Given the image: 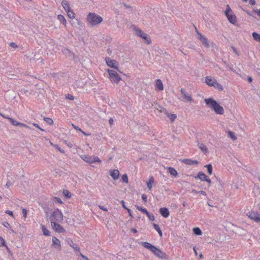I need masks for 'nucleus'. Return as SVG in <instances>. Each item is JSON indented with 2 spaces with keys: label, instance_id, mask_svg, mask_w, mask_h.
I'll return each instance as SVG.
<instances>
[{
  "label": "nucleus",
  "instance_id": "58",
  "mask_svg": "<svg viewBox=\"0 0 260 260\" xmlns=\"http://www.w3.org/2000/svg\"><path fill=\"white\" fill-rule=\"evenodd\" d=\"M79 254L81 256V257L83 259V260H90L87 256L82 254L80 252Z\"/></svg>",
  "mask_w": 260,
  "mask_h": 260
},
{
  "label": "nucleus",
  "instance_id": "1",
  "mask_svg": "<svg viewBox=\"0 0 260 260\" xmlns=\"http://www.w3.org/2000/svg\"><path fill=\"white\" fill-rule=\"evenodd\" d=\"M142 245L143 247L151 251L155 256L162 259H168L169 256L167 254L158 248L155 245L151 244L148 242H142Z\"/></svg>",
  "mask_w": 260,
  "mask_h": 260
},
{
  "label": "nucleus",
  "instance_id": "48",
  "mask_svg": "<svg viewBox=\"0 0 260 260\" xmlns=\"http://www.w3.org/2000/svg\"><path fill=\"white\" fill-rule=\"evenodd\" d=\"M55 147L61 153L64 154L65 153L63 149H62L58 145H55Z\"/></svg>",
  "mask_w": 260,
  "mask_h": 260
},
{
  "label": "nucleus",
  "instance_id": "5",
  "mask_svg": "<svg viewBox=\"0 0 260 260\" xmlns=\"http://www.w3.org/2000/svg\"><path fill=\"white\" fill-rule=\"evenodd\" d=\"M132 27L135 28L137 36L142 38L147 44H150L151 43L150 37L148 35L145 33L140 28H137L135 25H132Z\"/></svg>",
  "mask_w": 260,
  "mask_h": 260
},
{
  "label": "nucleus",
  "instance_id": "13",
  "mask_svg": "<svg viewBox=\"0 0 260 260\" xmlns=\"http://www.w3.org/2000/svg\"><path fill=\"white\" fill-rule=\"evenodd\" d=\"M52 228L54 231L58 233H63L66 232L65 229L56 221H51Z\"/></svg>",
  "mask_w": 260,
  "mask_h": 260
},
{
  "label": "nucleus",
  "instance_id": "27",
  "mask_svg": "<svg viewBox=\"0 0 260 260\" xmlns=\"http://www.w3.org/2000/svg\"><path fill=\"white\" fill-rule=\"evenodd\" d=\"M70 245L71 247H72L75 251H77L78 252H80V247H78V246L73 242L72 240H71V242H68Z\"/></svg>",
  "mask_w": 260,
  "mask_h": 260
},
{
  "label": "nucleus",
  "instance_id": "12",
  "mask_svg": "<svg viewBox=\"0 0 260 260\" xmlns=\"http://www.w3.org/2000/svg\"><path fill=\"white\" fill-rule=\"evenodd\" d=\"M214 179L215 180L213 181L212 183L214 184L215 187L216 188V190H218V191H222L224 185L223 182L220 178H218L216 176H214V178H213V179Z\"/></svg>",
  "mask_w": 260,
  "mask_h": 260
},
{
  "label": "nucleus",
  "instance_id": "8",
  "mask_svg": "<svg viewBox=\"0 0 260 260\" xmlns=\"http://www.w3.org/2000/svg\"><path fill=\"white\" fill-rule=\"evenodd\" d=\"M81 158L89 164L95 163V162H101V160L98 156H91L88 155H82L81 156Z\"/></svg>",
  "mask_w": 260,
  "mask_h": 260
},
{
  "label": "nucleus",
  "instance_id": "41",
  "mask_svg": "<svg viewBox=\"0 0 260 260\" xmlns=\"http://www.w3.org/2000/svg\"><path fill=\"white\" fill-rule=\"evenodd\" d=\"M146 215L150 220L154 221L155 220L154 216L153 214L148 212Z\"/></svg>",
  "mask_w": 260,
  "mask_h": 260
},
{
  "label": "nucleus",
  "instance_id": "9",
  "mask_svg": "<svg viewBox=\"0 0 260 260\" xmlns=\"http://www.w3.org/2000/svg\"><path fill=\"white\" fill-rule=\"evenodd\" d=\"M105 61L108 67L117 70L119 72L121 73V71L118 69L119 63L116 60L112 59L109 57H106L105 58Z\"/></svg>",
  "mask_w": 260,
  "mask_h": 260
},
{
  "label": "nucleus",
  "instance_id": "37",
  "mask_svg": "<svg viewBox=\"0 0 260 260\" xmlns=\"http://www.w3.org/2000/svg\"><path fill=\"white\" fill-rule=\"evenodd\" d=\"M52 201L54 203H59L60 204H63V202L62 201V200L58 197H54L52 198Z\"/></svg>",
  "mask_w": 260,
  "mask_h": 260
},
{
  "label": "nucleus",
  "instance_id": "16",
  "mask_svg": "<svg viewBox=\"0 0 260 260\" xmlns=\"http://www.w3.org/2000/svg\"><path fill=\"white\" fill-rule=\"evenodd\" d=\"M159 212L161 215L164 218H167L170 215V211L167 207H161L159 209Z\"/></svg>",
  "mask_w": 260,
  "mask_h": 260
},
{
  "label": "nucleus",
  "instance_id": "21",
  "mask_svg": "<svg viewBox=\"0 0 260 260\" xmlns=\"http://www.w3.org/2000/svg\"><path fill=\"white\" fill-rule=\"evenodd\" d=\"M155 89L158 91H162L164 89L163 83L160 79H157L155 81Z\"/></svg>",
  "mask_w": 260,
  "mask_h": 260
},
{
  "label": "nucleus",
  "instance_id": "10",
  "mask_svg": "<svg viewBox=\"0 0 260 260\" xmlns=\"http://www.w3.org/2000/svg\"><path fill=\"white\" fill-rule=\"evenodd\" d=\"M63 214L58 208H56L52 213L51 216L50 217V220L51 217H53V219L58 222H61L63 220Z\"/></svg>",
  "mask_w": 260,
  "mask_h": 260
},
{
  "label": "nucleus",
  "instance_id": "6",
  "mask_svg": "<svg viewBox=\"0 0 260 260\" xmlns=\"http://www.w3.org/2000/svg\"><path fill=\"white\" fill-rule=\"evenodd\" d=\"M107 72L109 74V79H110L112 82L115 83L116 84H118L119 82L121 80V77L115 71L107 69Z\"/></svg>",
  "mask_w": 260,
  "mask_h": 260
},
{
  "label": "nucleus",
  "instance_id": "62",
  "mask_svg": "<svg viewBox=\"0 0 260 260\" xmlns=\"http://www.w3.org/2000/svg\"><path fill=\"white\" fill-rule=\"evenodd\" d=\"M198 39L199 40H201L203 38H204L205 36H203L201 32L200 33H198Z\"/></svg>",
  "mask_w": 260,
  "mask_h": 260
},
{
  "label": "nucleus",
  "instance_id": "18",
  "mask_svg": "<svg viewBox=\"0 0 260 260\" xmlns=\"http://www.w3.org/2000/svg\"><path fill=\"white\" fill-rule=\"evenodd\" d=\"M110 175L114 180H117L119 178V171L117 169L111 170Z\"/></svg>",
  "mask_w": 260,
  "mask_h": 260
},
{
  "label": "nucleus",
  "instance_id": "61",
  "mask_svg": "<svg viewBox=\"0 0 260 260\" xmlns=\"http://www.w3.org/2000/svg\"><path fill=\"white\" fill-rule=\"evenodd\" d=\"M253 12L260 17V10H258V9L253 10Z\"/></svg>",
  "mask_w": 260,
  "mask_h": 260
},
{
  "label": "nucleus",
  "instance_id": "35",
  "mask_svg": "<svg viewBox=\"0 0 260 260\" xmlns=\"http://www.w3.org/2000/svg\"><path fill=\"white\" fill-rule=\"evenodd\" d=\"M205 167L207 168V173L209 174V175H211L213 171V167L212 165L211 164H209L206 165Z\"/></svg>",
  "mask_w": 260,
  "mask_h": 260
},
{
  "label": "nucleus",
  "instance_id": "28",
  "mask_svg": "<svg viewBox=\"0 0 260 260\" xmlns=\"http://www.w3.org/2000/svg\"><path fill=\"white\" fill-rule=\"evenodd\" d=\"M42 232L45 236H50V232L46 228L44 225H41Z\"/></svg>",
  "mask_w": 260,
  "mask_h": 260
},
{
  "label": "nucleus",
  "instance_id": "4",
  "mask_svg": "<svg viewBox=\"0 0 260 260\" xmlns=\"http://www.w3.org/2000/svg\"><path fill=\"white\" fill-rule=\"evenodd\" d=\"M224 15L230 23L234 25H236L237 22V17L229 5H226V10L224 11Z\"/></svg>",
  "mask_w": 260,
  "mask_h": 260
},
{
  "label": "nucleus",
  "instance_id": "29",
  "mask_svg": "<svg viewBox=\"0 0 260 260\" xmlns=\"http://www.w3.org/2000/svg\"><path fill=\"white\" fill-rule=\"evenodd\" d=\"M252 36L253 38V39L257 41V42L260 43V34L256 32H253L252 34Z\"/></svg>",
  "mask_w": 260,
  "mask_h": 260
},
{
  "label": "nucleus",
  "instance_id": "42",
  "mask_svg": "<svg viewBox=\"0 0 260 260\" xmlns=\"http://www.w3.org/2000/svg\"><path fill=\"white\" fill-rule=\"evenodd\" d=\"M67 15L70 18V19H74L75 18V13L73 12V10L71 11V12L70 13H67Z\"/></svg>",
  "mask_w": 260,
  "mask_h": 260
},
{
  "label": "nucleus",
  "instance_id": "63",
  "mask_svg": "<svg viewBox=\"0 0 260 260\" xmlns=\"http://www.w3.org/2000/svg\"><path fill=\"white\" fill-rule=\"evenodd\" d=\"M249 3L250 5H252V6H253V5H255V4H256V2L255 0H249Z\"/></svg>",
  "mask_w": 260,
  "mask_h": 260
},
{
  "label": "nucleus",
  "instance_id": "50",
  "mask_svg": "<svg viewBox=\"0 0 260 260\" xmlns=\"http://www.w3.org/2000/svg\"><path fill=\"white\" fill-rule=\"evenodd\" d=\"M33 125L35 126L36 127L38 128L39 129L41 130L42 132H45V130L43 128H42L37 123H34Z\"/></svg>",
  "mask_w": 260,
  "mask_h": 260
},
{
  "label": "nucleus",
  "instance_id": "33",
  "mask_svg": "<svg viewBox=\"0 0 260 260\" xmlns=\"http://www.w3.org/2000/svg\"><path fill=\"white\" fill-rule=\"evenodd\" d=\"M57 19L59 20L61 23H62L63 24L65 25L66 24L67 21L64 17L61 15L59 14L57 16Z\"/></svg>",
  "mask_w": 260,
  "mask_h": 260
},
{
  "label": "nucleus",
  "instance_id": "14",
  "mask_svg": "<svg viewBox=\"0 0 260 260\" xmlns=\"http://www.w3.org/2000/svg\"><path fill=\"white\" fill-rule=\"evenodd\" d=\"M51 246L56 249L60 250L61 244L59 240L56 238L55 237H53L52 244H51Z\"/></svg>",
  "mask_w": 260,
  "mask_h": 260
},
{
  "label": "nucleus",
  "instance_id": "3",
  "mask_svg": "<svg viewBox=\"0 0 260 260\" xmlns=\"http://www.w3.org/2000/svg\"><path fill=\"white\" fill-rule=\"evenodd\" d=\"M87 21L91 26H94L101 23L103 19L97 14L90 12L87 16Z\"/></svg>",
  "mask_w": 260,
  "mask_h": 260
},
{
  "label": "nucleus",
  "instance_id": "46",
  "mask_svg": "<svg viewBox=\"0 0 260 260\" xmlns=\"http://www.w3.org/2000/svg\"><path fill=\"white\" fill-rule=\"evenodd\" d=\"M152 225H153V226L154 229H155L157 232V231H160V230H161V229H160V228H159V226L158 224H156V223H153Z\"/></svg>",
  "mask_w": 260,
  "mask_h": 260
},
{
  "label": "nucleus",
  "instance_id": "39",
  "mask_svg": "<svg viewBox=\"0 0 260 260\" xmlns=\"http://www.w3.org/2000/svg\"><path fill=\"white\" fill-rule=\"evenodd\" d=\"M121 179H122V181L123 182V183H128V176L126 174H123L121 176Z\"/></svg>",
  "mask_w": 260,
  "mask_h": 260
},
{
  "label": "nucleus",
  "instance_id": "25",
  "mask_svg": "<svg viewBox=\"0 0 260 260\" xmlns=\"http://www.w3.org/2000/svg\"><path fill=\"white\" fill-rule=\"evenodd\" d=\"M193 234L196 236H201L203 234L202 230L199 227L193 228L192 229Z\"/></svg>",
  "mask_w": 260,
  "mask_h": 260
},
{
  "label": "nucleus",
  "instance_id": "45",
  "mask_svg": "<svg viewBox=\"0 0 260 260\" xmlns=\"http://www.w3.org/2000/svg\"><path fill=\"white\" fill-rule=\"evenodd\" d=\"M142 199L143 201L144 204H146L147 202V196L146 194H143L142 195Z\"/></svg>",
  "mask_w": 260,
  "mask_h": 260
},
{
  "label": "nucleus",
  "instance_id": "43",
  "mask_svg": "<svg viewBox=\"0 0 260 260\" xmlns=\"http://www.w3.org/2000/svg\"><path fill=\"white\" fill-rule=\"evenodd\" d=\"M122 4L124 6L125 8L128 9L129 12H132L133 11V8L131 6L127 5L125 3H122Z\"/></svg>",
  "mask_w": 260,
  "mask_h": 260
},
{
  "label": "nucleus",
  "instance_id": "26",
  "mask_svg": "<svg viewBox=\"0 0 260 260\" xmlns=\"http://www.w3.org/2000/svg\"><path fill=\"white\" fill-rule=\"evenodd\" d=\"M154 182V179L153 176L149 177V181L147 182V186L149 189L151 190L152 187V184Z\"/></svg>",
  "mask_w": 260,
  "mask_h": 260
},
{
  "label": "nucleus",
  "instance_id": "31",
  "mask_svg": "<svg viewBox=\"0 0 260 260\" xmlns=\"http://www.w3.org/2000/svg\"><path fill=\"white\" fill-rule=\"evenodd\" d=\"M63 195L67 198V199H70L72 197V193L70 191H69L67 189H64L62 191Z\"/></svg>",
  "mask_w": 260,
  "mask_h": 260
},
{
  "label": "nucleus",
  "instance_id": "15",
  "mask_svg": "<svg viewBox=\"0 0 260 260\" xmlns=\"http://www.w3.org/2000/svg\"><path fill=\"white\" fill-rule=\"evenodd\" d=\"M61 5L64 8L67 13H70L72 10L70 7L69 2L68 0H62Z\"/></svg>",
  "mask_w": 260,
  "mask_h": 260
},
{
  "label": "nucleus",
  "instance_id": "2",
  "mask_svg": "<svg viewBox=\"0 0 260 260\" xmlns=\"http://www.w3.org/2000/svg\"><path fill=\"white\" fill-rule=\"evenodd\" d=\"M204 101L206 105L213 110L216 114L222 115L223 114V108L213 98H209L205 99Z\"/></svg>",
  "mask_w": 260,
  "mask_h": 260
},
{
  "label": "nucleus",
  "instance_id": "55",
  "mask_svg": "<svg viewBox=\"0 0 260 260\" xmlns=\"http://www.w3.org/2000/svg\"><path fill=\"white\" fill-rule=\"evenodd\" d=\"M99 207L101 210H102L103 211H108V209L106 207H105L104 206H102L101 205H99Z\"/></svg>",
  "mask_w": 260,
  "mask_h": 260
},
{
  "label": "nucleus",
  "instance_id": "30",
  "mask_svg": "<svg viewBox=\"0 0 260 260\" xmlns=\"http://www.w3.org/2000/svg\"><path fill=\"white\" fill-rule=\"evenodd\" d=\"M213 87H214L215 88L218 89L219 91H222L223 90V88L222 85L217 82V81H216L214 82V86Z\"/></svg>",
  "mask_w": 260,
  "mask_h": 260
},
{
  "label": "nucleus",
  "instance_id": "57",
  "mask_svg": "<svg viewBox=\"0 0 260 260\" xmlns=\"http://www.w3.org/2000/svg\"><path fill=\"white\" fill-rule=\"evenodd\" d=\"M3 225L4 226H5L6 228H9L10 227V224H9V222H7V221H4V222H3Z\"/></svg>",
  "mask_w": 260,
  "mask_h": 260
},
{
  "label": "nucleus",
  "instance_id": "64",
  "mask_svg": "<svg viewBox=\"0 0 260 260\" xmlns=\"http://www.w3.org/2000/svg\"><path fill=\"white\" fill-rule=\"evenodd\" d=\"M73 125V127L77 131H82V129L79 127L78 126H76L74 124H72Z\"/></svg>",
  "mask_w": 260,
  "mask_h": 260
},
{
  "label": "nucleus",
  "instance_id": "11",
  "mask_svg": "<svg viewBox=\"0 0 260 260\" xmlns=\"http://www.w3.org/2000/svg\"><path fill=\"white\" fill-rule=\"evenodd\" d=\"M246 215L255 222L257 223H260V214L257 211H249Z\"/></svg>",
  "mask_w": 260,
  "mask_h": 260
},
{
  "label": "nucleus",
  "instance_id": "20",
  "mask_svg": "<svg viewBox=\"0 0 260 260\" xmlns=\"http://www.w3.org/2000/svg\"><path fill=\"white\" fill-rule=\"evenodd\" d=\"M182 162L187 165H199V161L197 160H192L189 158H185L182 160Z\"/></svg>",
  "mask_w": 260,
  "mask_h": 260
},
{
  "label": "nucleus",
  "instance_id": "44",
  "mask_svg": "<svg viewBox=\"0 0 260 260\" xmlns=\"http://www.w3.org/2000/svg\"><path fill=\"white\" fill-rule=\"evenodd\" d=\"M6 244V243L5 239L3 238L0 237V247L4 246Z\"/></svg>",
  "mask_w": 260,
  "mask_h": 260
},
{
  "label": "nucleus",
  "instance_id": "60",
  "mask_svg": "<svg viewBox=\"0 0 260 260\" xmlns=\"http://www.w3.org/2000/svg\"><path fill=\"white\" fill-rule=\"evenodd\" d=\"M208 183V186L209 187L211 185L212 182L211 179L208 177L207 180L206 181Z\"/></svg>",
  "mask_w": 260,
  "mask_h": 260
},
{
  "label": "nucleus",
  "instance_id": "54",
  "mask_svg": "<svg viewBox=\"0 0 260 260\" xmlns=\"http://www.w3.org/2000/svg\"><path fill=\"white\" fill-rule=\"evenodd\" d=\"M10 46L12 47V48H16L18 47V46L17 45V44L14 43V42H11L10 43Z\"/></svg>",
  "mask_w": 260,
  "mask_h": 260
},
{
  "label": "nucleus",
  "instance_id": "59",
  "mask_svg": "<svg viewBox=\"0 0 260 260\" xmlns=\"http://www.w3.org/2000/svg\"><path fill=\"white\" fill-rule=\"evenodd\" d=\"M232 49H233V50L234 52L236 54H237V55H239V52H238V51L237 49H236L234 46H232Z\"/></svg>",
  "mask_w": 260,
  "mask_h": 260
},
{
  "label": "nucleus",
  "instance_id": "17",
  "mask_svg": "<svg viewBox=\"0 0 260 260\" xmlns=\"http://www.w3.org/2000/svg\"><path fill=\"white\" fill-rule=\"evenodd\" d=\"M208 177L203 172L201 171L198 172L197 175L194 176L196 179H200L202 181H206Z\"/></svg>",
  "mask_w": 260,
  "mask_h": 260
},
{
  "label": "nucleus",
  "instance_id": "23",
  "mask_svg": "<svg viewBox=\"0 0 260 260\" xmlns=\"http://www.w3.org/2000/svg\"><path fill=\"white\" fill-rule=\"evenodd\" d=\"M198 146L204 154H206L208 152V148L203 143L198 142Z\"/></svg>",
  "mask_w": 260,
  "mask_h": 260
},
{
  "label": "nucleus",
  "instance_id": "34",
  "mask_svg": "<svg viewBox=\"0 0 260 260\" xmlns=\"http://www.w3.org/2000/svg\"><path fill=\"white\" fill-rule=\"evenodd\" d=\"M135 207L137 210L141 211L144 214H146L148 212V210L146 208H145L143 207L139 206L137 205H135Z\"/></svg>",
  "mask_w": 260,
  "mask_h": 260
},
{
  "label": "nucleus",
  "instance_id": "52",
  "mask_svg": "<svg viewBox=\"0 0 260 260\" xmlns=\"http://www.w3.org/2000/svg\"><path fill=\"white\" fill-rule=\"evenodd\" d=\"M5 213L7 214H8L9 215L14 217V214H13V212L12 211H10V210H6L5 211Z\"/></svg>",
  "mask_w": 260,
  "mask_h": 260
},
{
  "label": "nucleus",
  "instance_id": "22",
  "mask_svg": "<svg viewBox=\"0 0 260 260\" xmlns=\"http://www.w3.org/2000/svg\"><path fill=\"white\" fill-rule=\"evenodd\" d=\"M168 171L171 175L174 177H176L178 175L177 171L173 167H169L168 168Z\"/></svg>",
  "mask_w": 260,
  "mask_h": 260
},
{
  "label": "nucleus",
  "instance_id": "38",
  "mask_svg": "<svg viewBox=\"0 0 260 260\" xmlns=\"http://www.w3.org/2000/svg\"><path fill=\"white\" fill-rule=\"evenodd\" d=\"M184 99H185L187 101L192 102L193 101V99L192 98L191 96L188 94H185L183 96Z\"/></svg>",
  "mask_w": 260,
  "mask_h": 260
},
{
  "label": "nucleus",
  "instance_id": "40",
  "mask_svg": "<svg viewBox=\"0 0 260 260\" xmlns=\"http://www.w3.org/2000/svg\"><path fill=\"white\" fill-rule=\"evenodd\" d=\"M44 120L49 125H52L53 124V120L50 118L44 117Z\"/></svg>",
  "mask_w": 260,
  "mask_h": 260
},
{
  "label": "nucleus",
  "instance_id": "32",
  "mask_svg": "<svg viewBox=\"0 0 260 260\" xmlns=\"http://www.w3.org/2000/svg\"><path fill=\"white\" fill-rule=\"evenodd\" d=\"M228 137H230L233 140H235L237 138L235 135V133L233 131H229L228 132Z\"/></svg>",
  "mask_w": 260,
  "mask_h": 260
},
{
  "label": "nucleus",
  "instance_id": "19",
  "mask_svg": "<svg viewBox=\"0 0 260 260\" xmlns=\"http://www.w3.org/2000/svg\"><path fill=\"white\" fill-rule=\"evenodd\" d=\"M216 79L213 78L211 76H207L205 78V83L209 86L213 87Z\"/></svg>",
  "mask_w": 260,
  "mask_h": 260
},
{
  "label": "nucleus",
  "instance_id": "53",
  "mask_svg": "<svg viewBox=\"0 0 260 260\" xmlns=\"http://www.w3.org/2000/svg\"><path fill=\"white\" fill-rule=\"evenodd\" d=\"M120 203L122 205V207L126 210L127 208H128V207H126V206L125 205V202L123 201V200H121L120 201Z\"/></svg>",
  "mask_w": 260,
  "mask_h": 260
},
{
  "label": "nucleus",
  "instance_id": "7",
  "mask_svg": "<svg viewBox=\"0 0 260 260\" xmlns=\"http://www.w3.org/2000/svg\"><path fill=\"white\" fill-rule=\"evenodd\" d=\"M1 115L4 118L9 119L10 122H11V124H12L14 126H20V127H25L28 128L30 129H32V128L31 127L28 126L27 125H26L24 123H21V122L16 121L14 119H13L11 117H10L8 115H6L5 114H1Z\"/></svg>",
  "mask_w": 260,
  "mask_h": 260
},
{
  "label": "nucleus",
  "instance_id": "24",
  "mask_svg": "<svg viewBox=\"0 0 260 260\" xmlns=\"http://www.w3.org/2000/svg\"><path fill=\"white\" fill-rule=\"evenodd\" d=\"M200 41L202 43V44L206 48H209L210 47V43L209 41H208V39L207 38L204 37Z\"/></svg>",
  "mask_w": 260,
  "mask_h": 260
},
{
  "label": "nucleus",
  "instance_id": "51",
  "mask_svg": "<svg viewBox=\"0 0 260 260\" xmlns=\"http://www.w3.org/2000/svg\"><path fill=\"white\" fill-rule=\"evenodd\" d=\"M160 112H163L166 115H168V114L169 113V112L167 110V109L166 108H165L164 107H161Z\"/></svg>",
  "mask_w": 260,
  "mask_h": 260
},
{
  "label": "nucleus",
  "instance_id": "47",
  "mask_svg": "<svg viewBox=\"0 0 260 260\" xmlns=\"http://www.w3.org/2000/svg\"><path fill=\"white\" fill-rule=\"evenodd\" d=\"M22 212L23 214V217L25 219L27 216V210L26 209L23 208L22 210Z\"/></svg>",
  "mask_w": 260,
  "mask_h": 260
},
{
  "label": "nucleus",
  "instance_id": "56",
  "mask_svg": "<svg viewBox=\"0 0 260 260\" xmlns=\"http://www.w3.org/2000/svg\"><path fill=\"white\" fill-rule=\"evenodd\" d=\"M126 210L128 213L129 216L131 217V218H133L134 217V216L132 214L131 210L129 208H127Z\"/></svg>",
  "mask_w": 260,
  "mask_h": 260
},
{
  "label": "nucleus",
  "instance_id": "49",
  "mask_svg": "<svg viewBox=\"0 0 260 260\" xmlns=\"http://www.w3.org/2000/svg\"><path fill=\"white\" fill-rule=\"evenodd\" d=\"M66 97L67 99L70 100H73L74 99V96L73 95L69 93L66 95Z\"/></svg>",
  "mask_w": 260,
  "mask_h": 260
},
{
  "label": "nucleus",
  "instance_id": "36",
  "mask_svg": "<svg viewBox=\"0 0 260 260\" xmlns=\"http://www.w3.org/2000/svg\"><path fill=\"white\" fill-rule=\"evenodd\" d=\"M167 116L170 119L172 122H174L177 117L176 115L175 114L168 113Z\"/></svg>",
  "mask_w": 260,
  "mask_h": 260
}]
</instances>
